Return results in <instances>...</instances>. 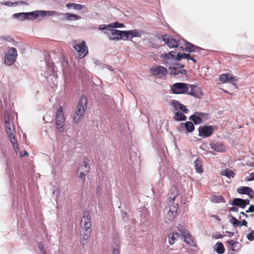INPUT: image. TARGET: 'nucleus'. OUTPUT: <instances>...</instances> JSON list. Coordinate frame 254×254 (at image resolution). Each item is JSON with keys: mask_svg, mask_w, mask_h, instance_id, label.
<instances>
[{"mask_svg": "<svg viewBox=\"0 0 254 254\" xmlns=\"http://www.w3.org/2000/svg\"><path fill=\"white\" fill-rule=\"evenodd\" d=\"M107 28V27L106 25H101L99 27V29H101V30H105Z\"/></svg>", "mask_w": 254, "mask_h": 254, "instance_id": "052dcab7", "label": "nucleus"}, {"mask_svg": "<svg viewBox=\"0 0 254 254\" xmlns=\"http://www.w3.org/2000/svg\"><path fill=\"white\" fill-rule=\"evenodd\" d=\"M179 205L177 203L171 205L170 209L167 213V217L169 221H173L177 215Z\"/></svg>", "mask_w": 254, "mask_h": 254, "instance_id": "ddd939ff", "label": "nucleus"}, {"mask_svg": "<svg viewBox=\"0 0 254 254\" xmlns=\"http://www.w3.org/2000/svg\"><path fill=\"white\" fill-rule=\"evenodd\" d=\"M162 39L170 48H177L178 46V41L170 36L163 35Z\"/></svg>", "mask_w": 254, "mask_h": 254, "instance_id": "2eb2a0df", "label": "nucleus"}, {"mask_svg": "<svg viewBox=\"0 0 254 254\" xmlns=\"http://www.w3.org/2000/svg\"><path fill=\"white\" fill-rule=\"evenodd\" d=\"M150 72L154 76H158L161 77L163 76H166L167 74V69L164 66L159 65L152 67L150 69Z\"/></svg>", "mask_w": 254, "mask_h": 254, "instance_id": "9d476101", "label": "nucleus"}, {"mask_svg": "<svg viewBox=\"0 0 254 254\" xmlns=\"http://www.w3.org/2000/svg\"><path fill=\"white\" fill-rule=\"evenodd\" d=\"M213 218L216 219L217 221H220L221 220L220 217L217 215H213L212 216Z\"/></svg>", "mask_w": 254, "mask_h": 254, "instance_id": "bf43d9fd", "label": "nucleus"}, {"mask_svg": "<svg viewBox=\"0 0 254 254\" xmlns=\"http://www.w3.org/2000/svg\"><path fill=\"white\" fill-rule=\"evenodd\" d=\"M254 212V205H251L249 209L246 210V213L253 212Z\"/></svg>", "mask_w": 254, "mask_h": 254, "instance_id": "3c124183", "label": "nucleus"}, {"mask_svg": "<svg viewBox=\"0 0 254 254\" xmlns=\"http://www.w3.org/2000/svg\"><path fill=\"white\" fill-rule=\"evenodd\" d=\"M46 15L44 16H46L47 15H47L48 16H52V15H60L61 14L60 13H59L58 12L56 11H46Z\"/></svg>", "mask_w": 254, "mask_h": 254, "instance_id": "37998d69", "label": "nucleus"}, {"mask_svg": "<svg viewBox=\"0 0 254 254\" xmlns=\"http://www.w3.org/2000/svg\"><path fill=\"white\" fill-rule=\"evenodd\" d=\"M108 31L110 32V39L114 40H119L120 39L125 40L124 38V31H120L114 29H109Z\"/></svg>", "mask_w": 254, "mask_h": 254, "instance_id": "f8f14e48", "label": "nucleus"}, {"mask_svg": "<svg viewBox=\"0 0 254 254\" xmlns=\"http://www.w3.org/2000/svg\"><path fill=\"white\" fill-rule=\"evenodd\" d=\"M194 168L196 171L198 173H202L203 172L202 168V162L201 160L197 158L194 163Z\"/></svg>", "mask_w": 254, "mask_h": 254, "instance_id": "5701e85b", "label": "nucleus"}, {"mask_svg": "<svg viewBox=\"0 0 254 254\" xmlns=\"http://www.w3.org/2000/svg\"><path fill=\"white\" fill-rule=\"evenodd\" d=\"M190 88V91H188L186 94L197 97V96L196 95V93L195 92V89L196 88V86L194 85L189 84V88Z\"/></svg>", "mask_w": 254, "mask_h": 254, "instance_id": "72a5a7b5", "label": "nucleus"}, {"mask_svg": "<svg viewBox=\"0 0 254 254\" xmlns=\"http://www.w3.org/2000/svg\"><path fill=\"white\" fill-rule=\"evenodd\" d=\"M181 110L184 112L185 113H188L189 112V110L186 108L185 105L181 104V106L179 108Z\"/></svg>", "mask_w": 254, "mask_h": 254, "instance_id": "09e8293b", "label": "nucleus"}, {"mask_svg": "<svg viewBox=\"0 0 254 254\" xmlns=\"http://www.w3.org/2000/svg\"><path fill=\"white\" fill-rule=\"evenodd\" d=\"M184 241L190 245L191 246H195L194 242L193 240L192 236L190 235V233H188L186 234V236L183 237Z\"/></svg>", "mask_w": 254, "mask_h": 254, "instance_id": "393cba45", "label": "nucleus"}, {"mask_svg": "<svg viewBox=\"0 0 254 254\" xmlns=\"http://www.w3.org/2000/svg\"><path fill=\"white\" fill-rule=\"evenodd\" d=\"M177 228L178 231L180 232L182 237L186 236V234L188 233V232H187L185 229V227L182 225H178Z\"/></svg>", "mask_w": 254, "mask_h": 254, "instance_id": "58836bf2", "label": "nucleus"}, {"mask_svg": "<svg viewBox=\"0 0 254 254\" xmlns=\"http://www.w3.org/2000/svg\"><path fill=\"white\" fill-rule=\"evenodd\" d=\"M64 18L68 21L77 20L81 18L80 16L68 12L64 14Z\"/></svg>", "mask_w": 254, "mask_h": 254, "instance_id": "b1692460", "label": "nucleus"}, {"mask_svg": "<svg viewBox=\"0 0 254 254\" xmlns=\"http://www.w3.org/2000/svg\"><path fill=\"white\" fill-rule=\"evenodd\" d=\"M8 138L12 144H14L15 143H17V139L14 135V134H12L11 135H8Z\"/></svg>", "mask_w": 254, "mask_h": 254, "instance_id": "a18cd8bd", "label": "nucleus"}, {"mask_svg": "<svg viewBox=\"0 0 254 254\" xmlns=\"http://www.w3.org/2000/svg\"><path fill=\"white\" fill-rule=\"evenodd\" d=\"M17 56V50L15 48L9 49L4 56V63L7 65H12Z\"/></svg>", "mask_w": 254, "mask_h": 254, "instance_id": "0eeeda50", "label": "nucleus"}, {"mask_svg": "<svg viewBox=\"0 0 254 254\" xmlns=\"http://www.w3.org/2000/svg\"><path fill=\"white\" fill-rule=\"evenodd\" d=\"M174 119L175 120L177 121H185L187 119V117L183 114L179 112H177L175 114Z\"/></svg>", "mask_w": 254, "mask_h": 254, "instance_id": "2f4dec72", "label": "nucleus"}, {"mask_svg": "<svg viewBox=\"0 0 254 254\" xmlns=\"http://www.w3.org/2000/svg\"><path fill=\"white\" fill-rule=\"evenodd\" d=\"M66 7L68 8H73L74 9L80 10L82 9L84 6L80 4H77L75 3H69L66 4Z\"/></svg>", "mask_w": 254, "mask_h": 254, "instance_id": "c85d7f7f", "label": "nucleus"}, {"mask_svg": "<svg viewBox=\"0 0 254 254\" xmlns=\"http://www.w3.org/2000/svg\"><path fill=\"white\" fill-rule=\"evenodd\" d=\"M7 5H9V3H10V5H12V2H8L7 3L6 2L5 3Z\"/></svg>", "mask_w": 254, "mask_h": 254, "instance_id": "e2e57ef3", "label": "nucleus"}, {"mask_svg": "<svg viewBox=\"0 0 254 254\" xmlns=\"http://www.w3.org/2000/svg\"><path fill=\"white\" fill-rule=\"evenodd\" d=\"M196 114H197V115H199V116H201V115H202L203 113H202L201 112H196Z\"/></svg>", "mask_w": 254, "mask_h": 254, "instance_id": "680f3d73", "label": "nucleus"}, {"mask_svg": "<svg viewBox=\"0 0 254 254\" xmlns=\"http://www.w3.org/2000/svg\"><path fill=\"white\" fill-rule=\"evenodd\" d=\"M215 250L219 254H222L225 252V249L221 242H217L215 245Z\"/></svg>", "mask_w": 254, "mask_h": 254, "instance_id": "cd10ccee", "label": "nucleus"}, {"mask_svg": "<svg viewBox=\"0 0 254 254\" xmlns=\"http://www.w3.org/2000/svg\"><path fill=\"white\" fill-rule=\"evenodd\" d=\"M65 124V118L63 108L60 106L56 113L55 125L58 129L63 128Z\"/></svg>", "mask_w": 254, "mask_h": 254, "instance_id": "423d86ee", "label": "nucleus"}, {"mask_svg": "<svg viewBox=\"0 0 254 254\" xmlns=\"http://www.w3.org/2000/svg\"><path fill=\"white\" fill-rule=\"evenodd\" d=\"M189 60H191L193 62V63H196L197 62L196 60L194 58V55H190V57Z\"/></svg>", "mask_w": 254, "mask_h": 254, "instance_id": "6e6d98bb", "label": "nucleus"}, {"mask_svg": "<svg viewBox=\"0 0 254 254\" xmlns=\"http://www.w3.org/2000/svg\"><path fill=\"white\" fill-rule=\"evenodd\" d=\"M175 51H171L168 54H164L160 55L163 64L167 66H170L174 62L177 60V54Z\"/></svg>", "mask_w": 254, "mask_h": 254, "instance_id": "39448f33", "label": "nucleus"}, {"mask_svg": "<svg viewBox=\"0 0 254 254\" xmlns=\"http://www.w3.org/2000/svg\"><path fill=\"white\" fill-rule=\"evenodd\" d=\"M227 243L229 245L230 249L232 251H235L237 245H239V243L234 240H228L227 241Z\"/></svg>", "mask_w": 254, "mask_h": 254, "instance_id": "473e14b6", "label": "nucleus"}, {"mask_svg": "<svg viewBox=\"0 0 254 254\" xmlns=\"http://www.w3.org/2000/svg\"><path fill=\"white\" fill-rule=\"evenodd\" d=\"M230 217L231 218V219L232 221H231V220H230L231 222L232 223V224H233V225L235 226V227H237V226L239 225V223H240V221L237 219L235 217H233L232 215H230Z\"/></svg>", "mask_w": 254, "mask_h": 254, "instance_id": "ea45409f", "label": "nucleus"}, {"mask_svg": "<svg viewBox=\"0 0 254 254\" xmlns=\"http://www.w3.org/2000/svg\"><path fill=\"white\" fill-rule=\"evenodd\" d=\"M246 181H251L254 180V172L250 173L249 176L246 177L245 178Z\"/></svg>", "mask_w": 254, "mask_h": 254, "instance_id": "49530a36", "label": "nucleus"}, {"mask_svg": "<svg viewBox=\"0 0 254 254\" xmlns=\"http://www.w3.org/2000/svg\"><path fill=\"white\" fill-rule=\"evenodd\" d=\"M24 156H29V154L26 151H25L24 153H22V152H20V157H22Z\"/></svg>", "mask_w": 254, "mask_h": 254, "instance_id": "5fc2aeb1", "label": "nucleus"}, {"mask_svg": "<svg viewBox=\"0 0 254 254\" xmlns=\"http://www.w3.org/2000/svg\"><path fill=\"white\" fill-rule=\"evenodd\" d=\"M125 26L124 24L123 23H120L118 22H115L113 23H111L108 25V28H123Z\"/></svg>", "mask_w": 254, "mask_h": 254, "instance_id": "4c0bfd02", "label": "nucleus"}, {"mask_svg": "<svg viewBox=\"0 0 254 254\" xmlns=\"http://www.w3.org/2000/svg\"><path fill=\"white\" fill-rule=\"evenodd\" d=\"M180 235L178 233H172L169 235V243L172 245L175 241L179 238Z\"/></svg>", "mask_w": 254, "mask_h": 254, "instance_id": "a878e982", "label": "nucleus"}, {"mask_svg": "<svg viewBox=\"0 0 254 254\" xmlns=\"http://www.w3.org/2000/svg\"><path fill=\"white\" fill-rule=\"evenodd\" d=\"M186 129L188 132H192L194 129V127L191 122H187L185 124Z\"/></svg>", "mask_w": 254, "mask_h": 254, "instance_id": "c9c22d12", "label": "nucleus"}, {"mask_svg": "<svg viewBox=\"0 0 254 254\" xmlns=\"http://www.w3.org/2000/svg\"><path fill=\"white\" fill-rule=\"evenodd\" d=\"M89 162V159L87 157H85L83 159V164L78 166L77 172L80 173L79 178H84L85 176L89 173L90 169ZM84 180L85 179H84Z\"/></svg>", "mask_w": 254, "mask_h": 254, "instance_id": "6e6552de", "label": "nucleus"}, {"mask_svg": "<svg viewBox=\"0 0 254 254\" xmlns=\"http://www.w3.org/2000/svg\"><path fill=\"white\" fill-rule=\"evenodd\" d=\"M198 135L200 137H209L213 134V127L211 126L206 125L200 126L198 128Z\"/></svg>", "mask_w": 254, "mask_h": 254, "instance_id": "1a4fd4ad", "label": "nucleus"}, {"mask_svg": "<svg viewBox=\"0 0 254 254\" xmlns=\"http://www.w3.org/2000/svg\"><path fill=\"white\" fill-rule=\"evenodd\" d=\"M244 199L239 198H234L233 200L232 204L235 206H238L241 208H244L245 205L244 204Z\"/></svg>", "mask_w": 254, "mask_h": 254, "instance_id": "bb28decb", "label": "nucleus"}, {"mask_svg": "<svg viewBox=\"0 0 254 254\" xmlns=\"http://www.w3.org/2000/svg\"><path fill=\"white\" fill-rule=\"evenodd\" d=\"M190 57V54H185L183 53L181 54L180 53H177V60L180 61L182 59H186L187 60H189Z\"/></svg>", "mask_w": 254, "mask_h": 254, "instance_id": "f704fd0d", "label": "nucleus"}, {"mask_svg": "<svg viewBox=\"0 0 254 254\" xmlns=\"http://www.w3.org/2000/svg\"><path fill=\"white\" fill-rule=\"evenodd\" d=\"M6 132L8 135L13 134V131L14 130V125L13 122H10L9 118L5 120Z\"/></svg>", "mask_w": 254, "mask_h": 254, "instance_id": "a211bd4d", "label": "nucleus"}, {"mask_svg": "<svg viewBox=\"0 0 254 254\" xmlns=\"http://www.w3.org/2000/svg\"><path fill=\"white\" fill-rule=\"evenodd\" d=\"M170 90L175 94H186L189 90V84L183 82L175 83L171 86Z\"/></svg>", "mask_w": 254, "mask_h": 254, "instance_id": "20e7f679", "label": "nucleus"}, {"mask_svg": "<svg viewBox=\"0 0 254 254\" xmlns=\"http://www.w3.org/2000/svg\"><path fill=\"white\" fill-rule=\"evenodd\" d=\"M245 217H246V218H249V216L247 214H245Z\"/></svg>", "mask_w": 254, "mask_h": 254, "instance_id": "69168bd1", "label": "nucleus"}, {"mask_svg": "<svg viewBox=\"0 0 254 254\" xmlns=\"http://www.w3.org/2000/svg\"><path fill=\"white\" fill-rule=\"evenodd\" d=\"M230 211L237 212L238 211V208L236 207H232L230 208Z\"/></svg>", "mask_w": 254, "mask_h": 254, "instance_id": "4d7b16f0", "label": "nucleus"}, {"mask_svg": "<svg viewBox=\"0 0 254 254\" xmlns=\"http://www.w3.org/2000/svg\"><path fill=\"white\" fill-rule=\"evenodd\" d=\"M245 214H246V213H244V212H241L240 213V215H243L244 216H245Z\"/></svg>", "mask_w": 254, "mask_h": 254, "instance_id": "0e129e2a", "label": "nucleus"}, {"mask_svg": "<svg viewBox=\"0 0 254 254\" xmlns=\"http://www.w3.org/2000/svg\"><path fill=\"white\" fill-rule=\"evenodd\" d=\"M190 119L192 121L195 125H199L202 123V119L198 116L195 115H191L190 117Z\"/></svg>", "mask_w": 254, "mask_h": 254, "instance_id": "c756f323", "label": "nucleus"}, {"mask_svg": "<svg viewBox=\"0 0 254 254\" xmlns=\"http://www.w3.org/2000/svg\"><path fill=\"white\" fill-rule=\"evenodd\" d=\"M38 248L40 250L42 254H48L43 243L41 242L38 243Z\"/></svg>", "mask_w": 254, "mask_h": 254, "instance_id": "a19ab883", "label": "nucleus"}, {"mask_svg": "<svg viewBox=\"0 0 254 254\" xmlns=\"http://www.w3.org/2000/svg\"><path fill=\"white\" fill-rule=\"evenodd\" d=\"M113 248V254H120V246L118 245H116L115 246H112Z\"/></svg>", "mask_w": 254, "mask_h": 254, "instance_id": "79ce46f5", "label": "nucleus"}, {"mask_svg": "<svg viewBox=\"0 0 254 254\" xmlns=\"http://www.w3.org/2000/svg\"><path fill=\"white\" fill-rule=\"evenodd\" d=\"M91 233V230H86L85 233L83 235L80 240L81 244L84 246L86 244V240L89 238Z\"/></svg>", "mask_w": 254, "mask_h": 254, "instance_id": "7c9ffc66", "label": "nucleus"}, {"mask_svg": "<svg viewBox=\"0 0 254 254\" xmlns=\"http://www.w3.org/2000/svg\"><path fill=\"white\" fill-rule=\"evenodd\" d=\"M124 38H126L125 40H131L133 37H140L141 34L137 30H131L128 31H124Z\"/></svg>", "mask_w": 254, "mask_h": 254, "instance_id": "4468645a", "label": "nucleus"}, {"mask_svg": "<svg viewBox=\"0 0 254 254\" xmlns=\"http://www.w3.org/2000/svg\"><path fill=\"white\" fill-rule=\"evenodd\" d=\"M244 204L245 205V207L246 206V205L250 204V201L249 199H244Z\"/></svg>", "mask_w": 254, "mask_h": 254, "instance_id": "13d9d810", "label": "nucleus"}, {"mask_svg": "<svg viewBox=\"0 0 254 254\" xmlns=\"http://www.w3.org/2000/svg\"><path fill=\"white\" fill-rule=\"evenodd\" d=\"M183 65L180 66H172L170 67L169 69L172 74L178 75L179 73L185 74L186 73V71L183 69Z\"/></svg>", "mask_w": 254, "mask_h": 254, "instance_id": "412c9836", "label": "nucleus"}, {"mask_svg": "<svg viewBox=\"0 0 254 254\" xmlns=\"http://www.w3.org/2000/svg\"><path fill=\"white\" fill-rule=\"evenodd\" d=\"M219 80L223 83H225L230 81H236L237 78L235 76H233L232 74L227 73L221 75L219 76Z\"/></svg>", "mask_w": 254, "mask_h": 254, "instance_id": "dca6fc26", "label": "nucleus"}, {"mask_svg": "<svg viewBox=\"0 0 254 254\" xmlns=\"http://www.w3.org/2000/svg\"><path fill=\"white\" fill-rule=\"evenodd\" d=\"M1 38L2 39H4V40L8 41H13V42L14 41V39L9 36L1 37Z\"/></svg>", "mask_w": 254, "mask_h": 254, "instance_id": "8fccbe9b", "label": "nucleus"}, {"mask_svg": "<svg viewBox=\"0 0 254 254\" xmlns=\"http://www.w3.org/2000/svg\"><path fill=\"white\" fill-rule=\"evenodd\" d=\"M210 147L212 150L217 152H223L225 151V147L221 142L211 143Z\"/></svg>", "mask_w": 254, "mask_h": 254, "instance_id": "6ab92c4d", "label": "nucleus"}, {"mask_svg": "<svg viewBox=\"0 0 254 254\" xmlns=\"http://www.w3.org/2000/svg\"><path fill=\"white\" fill-rule=\"evenodd\" d=\"M239 225L247 226V222L245 220H243L242 221H240Z\"/></svg>", "mask_w": 254, "mask_h": 254, "instance_id": "603ef678", "label": "nucleus"}, {"mask_svg": "<svg viewBox=\"0 0 254 254\" xmlns=\"http://www.w3.org/2000/svg\"><path fill=\"white\" fill-rule=\"evenodd\" d=\"M240 194H245L248 195L250 198H252L254 194L253 190L248 187H242L237 190Z\"/></svg>", "mask_w": 254, "mask_h": 254, "instance_id": "aec40b11", "label": "nucleus"}, {"mask_svg": "<svg viewBox=\"0 0 254 254\" xmlns=\"http://www.w3.org/2000/svg\"><path fill=\"white\" fill-rule=\"evenodd\" d=\"M81 224L85 230H90L91 226V216L88 211L83 212V219L81 221Z\"/></svg>", "mask_w": 254, "mask_h": 254, "instance_id": "9b49d317", "label": "nucleus"}, {"mask_svg": "<svg viewBox=\"0 0 254 254\" xmlns=\"http://www.w3.org/2000/svg\"><path fill=\"white\" fill-rule=\"evenodd\" d=\"M73 47L78 53L80 59L85 57L88 53V48L84 41L81 42L74 41L73 42Z\"/></svg>", "mask_w": 254, "mask_h": 254, "instance_id": "7ed1b4c3", "label": "nucleus"}, {"mask_svg": "<svg viewBox=\"0 0 254 254\" xmlns=\"http://www.w3.org/2000/svg\"><path fill=\"white\" fill-rule=\"evenodd\" d=\"M46 15V12L44 10H37L30 12H21L14 13L12 15L14 18L18 19L21 21L25 20H34L38 17H44Z\"/></svg>", "mask_w": 254, "mask_h": 254, "instance_id": "f03ea898", "label": "nucleus"}, {"mask_svg": "<svg viewBox=\"0 0 254 254\" xmlns=\"http://www.w3.org/2000/svg\"><path fill=\"white\" fill-rule=\"evenodd\" d=\"M184 50L186 52H199L200 48L198 47L195 46L193 45L187 43L185 44V47Z\"/></svg>", "mask_w": 254, "mask_h": 254, "instance_id": "4be33fe9", "label": "nucleus"}, {"mask_svg": "<svg viewBox=\"0 0 254 254\" xmlns=\"http://www.w3.org/2000/svg\"><path fill=\"white\" fill-rule=\"evenodd\" d=\"M178 195V190L177 188L175 187H172L170 190L168 195H169V202L170 203H174L176 197Z\"/></svg>", "mask_w": 254, "mask_h": 254, "instance_id": "f3484780", "label": "nucleus"}, {"mask_svg": "<svg viewBox=\"0 0 254 254\" xmlns=\"http://www.w3.org/2000/svg\"><path fill=\"white\" fill-rule=\"evenodd\" d=\"M87 98L82 96L77 103L76 109L73 116V121L75 124L78 123L85 115V110L87 109Z\"/></svg>", "mask_w": 254, "mask_h": 254, "instance_id": "f257e3e1", "label": "nucleus"}, {"mask_svg": "<svg viewBox=\"0 0 254 254\" xmlns=\"http://www.w3.org/2000/svg\"><path fill=\"white\" fill-rule=\"evenodd\" d=\"M222 175H224L228 178L234 177L235 174L231 170L226 169L221 172Z\"/></svg>", "mask_w": 254, "mask_h": 254, "instance_id": "e433bc0d", "label": "nucleus"}, {"mask_svg": "<svg viewBox=\"0 0 254 254\" xmlns=\"http://www.w3.org/2000/svg\"><path fill=\"white\" fill-rule=\"evenodd\" d=\"M12 144L14 150L15 151V152H17L19 149L18 145L17 142L15 143L14 144Z\"/></svg>", "mask_w": 254, "mask_h": 254, "instance_id": "864d4df0", "label": "nucleus"}, {"mask_svg": "<svg viewBox=\"0 0 254 254\" xmlns=\"http://www.w3.org/2000/svg\"><path fill=\"white\" fill-rule=\"evenodd\" d=\"M247 238L249 241H253L254 240V231L252 230L247 235Z\"/></svg>", "mask_w": 254, "mask_h": 254, "instance_id": "de8ad7c7", "label": "nucleus"}, {"mask_svg": "<svg viewBox=\"0 0 254 254\" xmlns=\"http://www.w3.org/2000/svg\"><path fill=\"white\" fill-rule=\"evenodd\" d=\"M171 104L173 106L174 108L178 109V108H180V107L181 106L182 104H181L178 101L173 100L172 101Z\"/></svg>", "mask_w": 254, "mask_h": 254, "instance_id": "c03bdc74", "label": "nucleus"}]
</instances>
